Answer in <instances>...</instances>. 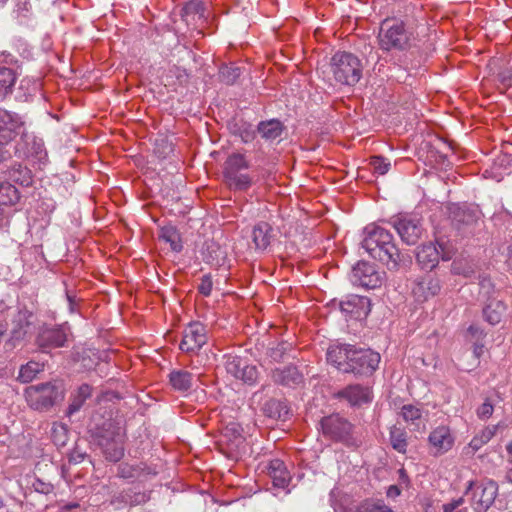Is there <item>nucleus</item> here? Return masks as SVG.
Returning a JSON list of instances; mask_svg holds the SVG:
<instances>
[{
  "mask_svg": "<svg viewBox=\"0 0 512 512\" xmlns=\"http://www.w3.org/2000/svg\"><path fill=\"white\" fill-rule=\"evenodd\" d=\"M480 294L486 297L487 300L493 299L492 296L495 292L494 284L487 276H479Z\"/></svg>",
  "mask_w": 512,
  "mask_h": 512,
  "instance_id": "nucleus-51",
  "label": "nucleus"
},
{
  "mask_svg": "<svg viewBox=\"0 0 512 512\" xmlns=\"http://www.w3.org/2000/svg\"><path fill=\"white\" fill-rule=\"evenodd\" d=\"M27 142H17L15 146V154L19 158H27L30 156H35L38 160H42L44 156H46V152L43 148V143L41 141L36 140L35 138L29 137L27 134Z\"/></svg>",
  "mask_w": 512,
  "mask_h": 512,
  "instance_id": "nucleus-26",
  "label": "nucleus"
},
{
  "mask_svg": "<svg viewBox=\"0 0 512 512\" xmlns=\"http://www.w3.org/2000/svg\"><path fill=\"white\" fill-rule=\"evenodd\" d=\"M240 75L241 69L235 65H223L219 70L220 80L227 85H233Z\"/></svg>",
  "mask_w": 512,
  "mask_h": 512,
  "instance_id": "nucleus-44",
  "label": "nucleus"
},
{
  "mask_svg": "<svg viewBox=\"0 0 512 512\" xmlns=\"http://www.w3.org/2000/svg\"><path fill=\"white\" fill-rule=\"evenodd\" d=\"M159 238L169 243L171 249L175 252H180L183 248L180 233L176 227L172 225L164 226L160 230Z\"/></svg>",
  "mask_w": 512,
  "mask_h": 512,
  "instance_id": "nucleus-37",
  "label": "nucleus"
},
{
  "mask_svg": "<svg viewBox=\"0 0 512 512\" xmlns=\"http://www.w3.org/2000/svg\"><path fill=\"white\" fill-rule=\"evenodd\" d=\"M476 263L467 258L455 259L451 264V272L455 275H462L466 278L472 277L476 273Z\"/></svg>",
  "mask_w": 512,
  "mask_h": 512,
  "instance_id": "nucleus-38",
  "label": "nucleus"
},
{
  "mask_svg": "<svg viewBox=\"0 0 512 512\" xmlns=\"http://www.w3.org/2000/svg\"><path fill=\"white\" fill-rule=\"evenodd\" d=\"M272 227L267 222H259L252 231V239L256 249L265 250L271 242Z\"/></svg>",
  "mask_w": 512,
  "mask_h": 512,
  "instance_id": "nucleus-30",
  "label": "nucleus"
},
{
  "mask_svg": "<svg viewBox=\"0 0 512 512\" xmlns=\"http://www.w3.org/2000/svg\"><path fill=\"white\" fill-rule=\"evenodd\" d=\"M468 332L474 336L476 338V340H479L482 335H483V332L482 330H480L477 326L475 325H471L469 328H468Z\"/></svg>",
  "mask_w": 512,
  "mask_h": 512,
  "instance_id": "nucleus-60",
  "label": "nucleus"
},
{
  "mask_svg": "<svg viewBox=\"0 0 512 512\" xmlns=\"http://www.w3.org/2000/svg\"><path fill=\"white\" fill-rule=\"evenodd\" d=\"M154 152L158 155V157L166 158L173 152V144L166 138H157L155 140Z\"/></svg>",
  "mask_w": 512,
  "mask_h": 512,
  "instance_id": "nucleus-48",
  "label": "nucleus"
},
{
  "mask_svg": "<svg viewBox=\"0 0 512 512\" xmlns=\"http://www.w3.org/2000/svg\"><path fill=\"white\" fill-rule=\"evenodd\" d=\"M284 130V126L278 119L261 121L257 126V131L261 137L267 141H273L279 138Z\"/></svg>",
  "mask_w": 512,
  "mask_h": 512,
  "instance_id": "nucleus-32",
  "label": "nucleus"
},
{
  "mask_svg": "<svg viewBox=\"0 0 512 512\" xmlns=\"http://www.w3.org/2000/svg\"><path fill=\"white\" fill-rule=\"evenodd\" d=\"M469 491H472L470 504L474 512H487L498 496L499 486L497 482L492 479L483 480L478 485L470 481L465 494Z\"/></svg>",
  "mask_w": 512,
  "mask_h": 512,
  "instance_id": "nucleus-9",
  "label": "nucleus"
},
{
  "mask_svg": "<svg viewBox=\"0 0 512 512\" xmlns=\"http://www.w3.org/2000/svg\"><path fill=\"white\" fill-rule=\"evenodd\" d=\"M150 500V492L135 491L133 489L123 490L115 501L124 503L129 506H137L145 504Z\"/></svg>",
  "mask_w": 512,
  "mask_h": 512,
  "instance_id": "nucleus-34",
  "label": "nucleus"
},
{
  "mask_svg": "<svg viewBox=\"0 0 512 512\" xmlns=\"http://www.w3.org/2000/svg\"><path fill=\"white\" fill-rule=\"evenodd\" d=\"M292 344L282 341L277 343L268 349L267 355L275 362H280L284 359V356L291 351Z\"/></svg>",
  "mask_w": 512,
  "mask_h": 512,
  "instance_id": "nucleus-47",
  "label": "nucleus"
},
{
  "mask_svg": "<svg viewBox=\"0 0 512 512\" xmlns=\"http://www.w3.org/2000/svg\"><path fill=\"white\" fill-rule=\"evenodd\" d=\"M392 224L401 240L407 245H415L423 234L422 225L416 218L399 217L394 219Z\"/></svg>",
  "mask_w": 512,
  "mask_h": 512,
  "instance_id": "nucleus-17",
  "label": "nucleus"
},
{
  "mask_svg": "<svg viewBox=\"0 0 512 512\" xmlns=\"http://www.w3.org/2000/svg\"><path fill=\"white\" fill-rule=\"evenodd\" d=\"M43 369L44 364L36 361H29L20 367L18 380L22 383H29L37 376L38 373L43 371Z\"/></svg>",
  "mask_w": 512,
  "mask_h": 512,
  "instance_id": "nucleus-42",
  "label": "nucleus"
},
{
  "mask_svg": "<svg viewBox=\"0 0 512 512\" xmlns=\"http://www.w3.org/2000/svg\"><path fill=\"white\" fill-rule=\"evenodd\" d=\"M400 415L414 430L424 427L423 410L416 405L406 404L401 408Z\"/></svg>",
  "mask_w": 512,
  "mask_h": 512,
  "instance_id": "nucleus-31",
  "label": "nucleus"
},
{
  "mask_svg": "<svg viewBox=\"0 0 512 512\" xmlns=\"http://www.w3.org/2000/svg\"><path fill=\"white\" fill-rule=\"evenodd\" d=\"M453 502L456 504L457 508L460 507L464 503V499L462 497L453 500Z\"/></svg>",
  "mask_w": 512,
  "mask_h": 512,
  "instance_id": "nucleus-63",
  "label": "nucleus"
},
{
  "mask_svg": "<svg viewBox=\"0 0 512 512\" xmlns=\"http://www.w3.org/2000/svg\"><path fill=\"white\" fill-rule=\"evenodd\" d=\"M498 79L503 85L512 87V71L510 69L505 68L499 71Z\"/></svg>",
  "mask_w": 512,
  "mask_h": 512,
  "instance_id": "nucleus-56",
  "label": "nucleus"
},
{
  "mask_svg": "<svg viewBox=\"0 0 512 512\" xmlns=\"http://www.w3.org/2000/svg\"><path fill=\"white\" fill-rule=\"evenodd\" d=\"M16 79L17 76L13 69L0 65V101L12 93Z\"/></svg>",
  "mask_w": 512,
  "mask_h": 512,
  "instance_id": "nucleus-36",
  "label": "nucleus"
},
{
  "mask_svg": "<svg viewBox=\"0 0 512 512\" xmlns=\"http://www.w3.org/2000/svg\"><path fill=\"white\" fill-rule=\"evenodd\" d=\"M357 512H395L383 500H366L357 509Z\"/></svg>",
  "mask_w": 512,
  "mask_h": 512,
  "instance_id": "nucleus-46",
  "label": "nucleus"
},
{
  "mask_svg": "<svg viewBox=\"0 0 512 512\" xmlns=\"http://www.w3.org/2000/svg\"><path fill=\"white\" fill-rule=\"evenodd\" d=\"M370 165L375 173L384 175L390 169L391 163L382 156H373L370 159Z\"/></svg>",
  "mask_w": 512,
  "mask_h": 512,
  "instance_id": "nucleus-49",
  "label": "nucleus"
},
{
  "mask_svg": "<svg viewBox=\"0 0 512 512\" xmlns=\"http://www.w3.org/2000/svg\"><path fill=\"white\" fill-rule=\"evenodd\" d=\"M489 303L483 309V314L488 323L496 325L501 321V318L506 311V306L501 300L495 298L488 300Z\"/></svg>",
  "mask_w": 512,
  "mask_h": 512,
  "instance_id": "nucleus-33",
  "label": "nucleus"
},
{
  "mask_svg": "<svg viewBox=\"0 0 512 512\" xmlns=\"http://www.w3.org/2000/svg\"><path fill=\"white\" fill-rule=\"evenodd\" d=\"M267 469L275 487L284 489L289 485L291 476L282 460H271Z\"/></svg>",
  "mask_w": 512,
  "mask_h": 512,
  "instance_id": "nucleus-25",
  "label": "nucleus"
},
{
  "mask_svg": "<svg viewBox=\"0 0 512 512\" xmlns=\"http://www.w3.org/2000/svg\"><path fill=\"white\" fill-rule=\"evenodd\" d=\"M263 413L273 419L286 420L290 408L286 401L278 399H269L263 405Z\"/></svg>",
  "mask_w": 512,
  "mask_h": 512,
  "instance_id": "nucleus-29",
  "label": "nucleus"
},
{
  "mask_svg": "<svg viewBox=\"0 0 512 512\" xmlns=\"http://www.w3.org/2000/svg\"><path fill=\"white\" fill-rule=\"evenodd\" d=\"M97 443L106 459L111 462H118L124 456L123 436L120 429L111 422L105 423L103 429L97 433Z\"/></svg>",
  "mask_w": 512,
  "mask_h": 512,
  "instance_id": "nucleus-8",
  "label": "nucleus"
},
{
  "mask_svg": "<svg viewBox=\"0 0 512 512\" xmlns=\"http://www.w3.org/2000/svg\"><path fill=\"white\" fill-rule=\"evenodd\" d=\"M271 378L275 384L290 388H295L304 382L303 374L294 365L273 369Z\"/></svg>",
  "mask_w": 512,
  "mask_h": 512,
  "instance_id": "nucleus-21",
  "label": "nucleus"
},
{
  "mask_svg": "<svg viewBox=\"0 0 512 512\" xmlns=\"http://www.w3.org/2000/svg\"><path fill=\"white\" fill-rule=\"evenodd\" d=\"M498 425L488 426L484 428L478 435L473 437L469 443V447L474 451H478L483 445L488 443L496 434Z\"/></svg>",
  "mask_w": 512,
  "mask_h": 512,
  "instance_id": "nucleus-43",
  "label": "nucleus"
},
{
  "mask_svg": "<svg viewBox=\"0 0 512 512\" xmlns=\"http://www.w3.org/2000/svg\"><path fill=\"white\" fill-rule=\"evenodd\" d=\"M224 366L228 374L245 384L253 385L258 380L257 367L250 365L245 358L237 355H226Z\"/></svg>",
  "mask_w": 512,
  "mask_h": 512,
  "instance_id": "nucleus-12",
  "label": "nucleus"
},
{
  "mask_svg": "<svg viewBox=\"0 0 512 512\" xmlns=\"http://www.w3.org/2000/svg\"><path fill=\"white\" fill-rule=\"evenodd\" d=\"M378 41L384 51H402L410 47V34L402 22L385 20L380 26Z\"/></svg>",
  "mask_w": 512,
  "mask_h": 512,
  "instance_id": "nucleus-5",
  "label": "nucleus"
},
{
  "mask_svg": "<svg viewBox=\"0 0 512 512\" xmlns=\"http://www.w3.org/2000/svg\"><path fill=\"white\" fill-rule=\"evenodd\" d=\"M507 452L512 455V441L506 446Z\"/></svg>",
  "mask_w": 512,
  "mask_h": 512,
  "instance_id": "nucleus-64",
  "label": "nucleus"
},
{
  "mask_svg": "<svg viewBox=\"0 0 512 512\" xmlns=\"http://www.w3.org/2000/svg\"><path fill=\"white\" fill-rule=\"evenodd\" d=\"M213 287V282L210 274L203 275L201 278V282L198 286L199 292L204 296H209L211 294Z\"/></svg>",
  "mask_w": 512,
  "mask_h": 512,
  "instance_id": "nucleus-52",
  "label": "nucleus"
},
{
  "mask_svg": "<svg viewBox=\"0 0 512 512\" xmlns=\"http://www.w3.org/2000/svg\"><path fill=\"white\" fill-rule=\"evenodd\" d=\"M3 142L0 141V163L5 159V151L3 148Z\"/></svg>",
  "mask_w": 512,
  "mask_h": 512,
  "instance_id": "nucleus-62",
  "label": "nucleus"
},
{
  "mask_svg": "<svg viewBox=\"0 0 512 512\" xmlns=\"http://www.w3.org/2000/svg\"><path fill=\"white\" fill-rule=\"evenodd\" d=\"M249 164L242 154L235 153L230 155L224 163L223 176L226 184L235 190H247L251 184V178L242 170L248 169Z\"/></svg>",
  "mask_w": 512,
  "mask_h": 512,
  "instance_id": "nucleus-7",
  "label": "nucleus"
},
{
  "mask_svg": "<svg viewBox=\"0 0 512 512\" xmlns=\"http://www.w3.org/2000/svg\"><path fill=\"white\" fill-rule=\"evenodd\" d=\"M9 178L15 183L28 187L32 184V174L31 171L21 164L14 165L9 171Z\"/></svg>",
  "mask_w": 512,
  "mask_h": 512,
  "instance_id": "nucleus-40",
  "label": "nucleus"
},
{
  "mask_svg": "<svg viewBox=\"0 0 512 512\" xmlns=\"http://www.w3.org/2000/svg\"><path fill=\"white\" fill-rule=\"evenodd\" d=\"M70 335V328L67 325L44 327L40 330L36 342L41 349L63 347Z\"/></svg>",
  "mask_w": 512,
  "mask_h": 512,
  "instance_id": "nucleus-13",
  "label": "nucleus"
},
{
  "mask_svg": "<svg viewBox=\"0 0 512 512\" xmlns=\"http://www.w3.org/2000/svg\"><path fill=\"white\" fill-rule=\"evenodd\" d=\"M32 487L34 488V490L36 492L45 494V495L52 493L54 490V486L51 483H46V482L42 481L41 479H36L33 482Z\"/></svg>",
  "mask_w": 512,
  "mask_h": 512,
  "instance_id": "nucleus-54",
  "label": "nucleus"
},
{
  "mask_svg": "<svg viewBox=\"0 0 512 512\" xmlns=\"http://www.w3.org/2000/svg\"><path fill=\"white\" fill-rule=\"evenodd\" d=\"M352 280L362 287L375 289L381 285L382 275L376 270L373 264L358 262L353 267Z\"/></svg>",
  "mask_w": 512,
  "mask_h": 512,
  "instance_id": "nucleus-18",
  "label": "nucleus"
},
{
  "mask_svg": "<svg viewBox=\"0 0 512 512\" xmlns=\"http://www.w3.org/2000/svg\"><path fill=\"white\" fill-rule=\"evenodd\" d=\"M339 307L341 312L349 318L362 320L371 311V301L366 296L350 294L340 301Z\"/></svg>",
  "mask_w": 512,
  "mask_h": 512,
  "instance_id": "nucleus-14",
  "label": "nucleus"
},
{
  "mask_svg": "<svg viewBox=\"0 0 512 512\" xmlns=\"http://www.w3.org/2000/svg\"><path fill=\"white\" fill-rule=\"evenodd\" d=\"M328 363L340 372L359 376L372 375L380 363V354L351 344H333L327 349Z\"/></svg>",
  "mask_w": 512,
  "mask_h": 512,
  "instance_id": "nucleus-1",
  "label": "nucleus"
},
{
  "mask_svg": "<svg viewBox=\"0 0 512 512\" xmlns=\"http://www.w3.org/2000/svg\"><path fill=\"white\" fill-rule=\"evenodd\" d=\"M207 250L208 251H213L215 252V257L214 256H210L211 257V261H215L216 264L218 265L220 260H223L224 257H225V253L220 249V247H218L217 245L215 244H211L207 247Z\"/></svg>",
  "mask_w": 512,
  "mask_h": 512,
  "instance_id": "nucleus-57",
  "label": "nucleus"
},
{
  "mask_svg": "<svg viewBox=\"0 0 512 512\" xmlns=\"http://www.w3.org/2000/svg\"><path fill=\"white\" fill-rule=\"evenodd\" d=\"M14 63H16V59H15V57L12 54H10V53H8L6 51H3V52L0 53V65L1 66H3L2 64H9V65H11V64H14Z\"/></svg>",
  "mask_w": 512,
  "mask_h": 512,
  "instance_id": "nucleus-58",
  "label": "nucleus"
},
{
  "mask_svg": "<svg viewBox=\"0 0 512 512\" xmlns=\"http://www.w3.org/2000/svg\"><path fill=\"white\" fill-rule=\"evenodd\" d=\"M196 377L187 370L175 369L169 373V383L178 392L189 391L194 384Z\"/></svg>",
  "mask_w": 512,
  "mask_h": 512,
  "instance_id": "nucleus-27",
  "label": "nucleus"
},
{
  "mask_svg": "<svg viewBox=\"0 0 512 512\" xmlns=\"http://www.w3.org/2000/svg\"><path fill=\"white\" fill-rule=\"evenodd\" d=\"M18 200L17 189L8 182H0V220L3 218L4 207L14 205Z\"/></svg>",
  "mask_w": 512,
  "mask_h": 512,
  "instance_id": "nucleus-35",
  "label": "nucleus"
},
{
  "mask_svg": "<svg viewBox=\"0 0 512 512\" xmlns=\"http://www.w3.org/2000/svg\"><path fill=\"white\" fill-rule=\"evenodd\" d=\"M86 456V452L80 450L79 447L76 446L69 455V462L73 464H79L86 458Z\"/></svg>",
  "mask_w": 512,
  "mask_h": 512,
  "instance_id": "nucleus-55",
  "label": "nucleus"
},
{
  "mask_svg": "<svg viewBox=\"0 0 512 512\" xmlns=\"http://www.w3.org/2000/svg\"><path fill=\"white\" fill-rule=\"evenodd\" d=\"M323 436L346 445L354 444V425L339 413H333L320 420Z\"/></svg>",
  "mask_w": 512,
  "mask_h": 512,
  "instance_id": "nucleus-6",
  "label": "nucleus"
},
{
  "mask_svg": "<svg viewBox=\"0 0 512 512\" xmlns=\"http://www.w3.org/2000/svg\"><path fill=\"white\" fill-rule=\"evenodd\" d=\"M236 126H238L237 133L239 134L243 142L248 143L254 140L255 130L253 129L251 124L241 122L240 124H236Z\"/></svg>",
  "mask_w": 512,
  "mask_h": 512,
  "instance_id": "nucleus-50",
  "label": "nucleus"
},
{
  "mask_svg": "<svg viewBox=\"0 0 512 512\" xmlns=\"http://www.w3.org/2000/svg\"><path fill=\"white\" fill-rule=\"evenodd\" d=\"M429 444L433 449L434 455H441L450 450L454 443V438L447 426L435 428L429 435Z\"/></svg>",
  "mask_w": 512,
  "mask_h": 512,
  "instance_id": "nucleus-22",
  "label": "nucleus"
},
{
  "mask_svg": "<svg viewBox=\"0 0 512 512\" xmlns=\"http://www.w3.org/2000/svg\"><path fill=\"white\" fill-rule=\"evenodd\" d=\"M401 494V489L397 485H390L386 491V495L389 498H396Z\"/></svg>",
  "mask_w": 512,
  "mask_h": 512,
  "instance_id": "nucleus-59",
  "label": "nucleus"
},
{
  "mask_svg": "<svg viewBox=\"0 0 512 512\" xmlns=\"http://www.w3.org/2000/svg\"><path fill=\"white\" fill-rule=\"evenodd\" d=\"M362 247L374 259L387 265L389 269H396L401 260V253L394 242L390 231L375 224L365 227Z\"/></svg>",
  "mask_w": 512,
  "mask_h": 512,
  "instance_id": "nucleus-2",
  "label": "nucleus"
},
{
  "mask_svg": "<svg viewBox=\"0 0 512 512\" xmlns=\"http://www.w3.org/2000/svg\"><path fill=\"white\" fill-rule=\"evenodd\" d=\"M207 342L206 327L199 322L190 323L183 332L179 348L186 353L200 350Z\"/></svg>",
  "mask_w": 512,
  "mask_h": 512,
  "instance_id": "nucleus-15",
  "label": "nucleus"
},
{
  "mask_svg": "<svg viewBox=\"0 0 512 512\" xmlns=\"http://www.w3.org/2000/svg\"><path fill=\"white\" fill-rule=\"evenodd\" d=\"M334 398L346 401L352 407H360L372 401V391L362 384H350L334 393Z\"/></svg>",
  "mask_w": 512,
  "mask_h": 512,
  "instance_id": "nucleus-16",
  "label": "nucleus"
},
{
  "mask_svg": "<svg viewBox=\"0 0 512 512\" xmlns=\"http://www.w3.org/2000/svg\"><path fill=\"white\" fill-rule=\"evenodd\" d=\"M32 317L33 314L28 310H20L17 312L12 321L11 338L6 345L15 346V342L24 339L32 324Z\"/></svg>",
  "mask_w": 512,
  "mask_h": 512,
  "instance_id": "nucleus-23",
  "label": "nucleus"
},
{
  "mask_svg": "<svg viewBox=\"0 0 512 512\" xmlns=\"http://www.w3.org/2000/svg\"><path fill=\"white\" fill-rule=\"evenodd\" d=\"M25 393L29 405L39 411L48 410L64 398L63 387L57 381L30 386Z\"/></svg>",
  "mask_w": 512,
  "mask_h": 512,
  "instance_id": "nucleus-4",
  "label": "nucleus"
},
{
  "mask_svg": "<svg viewBox=\"0 0 512 512\" xmlns=\"http://www.w3.org/2000/svg\"><path fill=\"white\" fill-rule=\"evenodd\" d=\"M156 473L144 463L136 465L121 463L117 468V475L123 479H141L148 475H156Z\"/></svg>",
  "mask_w": 512,
  "mask_h": 512,
  "instance_id": "nucleus-28",
  "label": "nucleus"
},
{
  "mask_svg": "<svg viewBox=\"0 0 512 512\" xmlns=\"http://www.w3.org/2000/svg\"><path fill=\"white\" fill-rule=\"evenodd\" d=\"M448 212L449 218L458 230L472 226L478 220V212L466 205L451 204Z\"/></svg>",
  "mask_w": 512,
  "mask_h": 512,
  "instance_id": "nucleus-20",
  "label": "nucleus"
},
{
  "mask_svg": "<svg viewBox=\"0 0 512 512\" xmlns=\"http://www.w3.org/2000/svg\"><path fill=\"white\" fill-rule=\"evenodd\" d=\"M441 290L440 280L432 275L417 279L412 286V294L416 301L425 302L436 296Z\"/></svg>",
  "mask_w": 512,
  "mask_h": 512,
  "instance_id": "nucleus-19",
  "label": "nucleus"
},
{
  "mask_svg": "<svg viewBox=\"0 0 512 512\" xmlns=\"http://www.w3.org/2000/svg\"><path fill=\"white\" fill-rule=\"evenodd\" d=\"M243 429L238 423H229L223 430V437L229 442L239 445L243 441Z\"/></svg>",
  "mask_w": 512,
  "mask_h": 512,
  "instance_id": "nucleus-45",
  "label": "nucleus"
},
{
  "mask_svg": "<svg viewBox=\"0 0 512 512\" xmlns=\"http://www.w3.org/2000/svg\"><path fill=\"white\" fill-rule=\"evenodd\" d=\"M453 251L443 243L436 244L429 242L416 249V262L422 270L431 271L437 267L439 260L448 261L452 259Z\"/></svg>",
  "mask_w": 512,
  "mask_h": 512,
  "instance_id": "nucleus-10",
  "label": "nucleus"
},
{
  "mask_svg": "<svg viewBox=\"0 0 512 512\" xmlns=\"http://www.w3.org/2000/svg\"><path fill=\"white\" fill-rule=\"evenodd\" d=\"M330 71L338 84L354 86L362 77L363 66L356 55L339 51L330 60Z\"/></svg>",
  "mask_w": 512,
  "mask_h": 512,
  "instance_id": "nucleus-3",
  "label": "nucleus"
},
{
  "mask_svg": "<svg viewBox=\"0 0 512 512\" xmlns=\"http://www.w3.org/2000/svg\"><path fill=\"white\" fill-rule=\"evenodd\" d=\"M494 411L493 404L489 399H486L477 409V416L480 419H488Z\"/></svg>",
  "mask_w": 512,
  "mask_h": 512,
  "instance_id": "nucleus-53",
  "label": "nucleus"
},
{
  "mask_svg": "<svg viewBox=\"0 0 512 512\" xmlns=\"http://www.w3.org/2000/svg\"><path fill=\"white\" fill-rule=\"evenodd\" d=\"M18 136L21 142H27L24 121L17 113L0 109V141L7 144Z\"/></svg>",
  "mask_w": 512,
  "mask_h": 512,
  "instance_id": "nucleus-11",
  "label": "nucleus"
},
{
  "mask_svg": "<svg viewBox=\"0 0 512 512\" xmlns=\"http://www.w3.org/2000/svg\"><path fill=\"white\" fill-rule=\"evenodd\" d=\"M92 387L88 384H82L76 394L73 396L68 407V414H74L81 409L84 402L91 396Z\"/></svg>",
  "mask_w": 512,
  "mask_h": 512,
  "instance_id": "nucleus-39",
  "label": "nucleus"
},
{
  "mask_svg": "<svg viewBox=\"0 0 512 512\" xmlns=\"http://www.w3.org/2000/svg\"><path fill=\"white\" fill-rule=\"evenodd\" d=\"M181 17L188 26H197L205 21L204 3L199 0H190L181 9Z\"/></svg>",
  "mask_w": 512,
  "mask_h": 512,
  "instance_id": "nucleus-24",
  "label": "nucleus"
},
{
  "mask_svg": "<svg viewBox=\"0 0 512 512\" xmlns=\"http://www.w3.org/2000/svg\"><path fill=\"white\" fill-rule=\"evenodd\" d=\"M390 443L394 450L405 454L408 446L406 431L402 428L393 426L390 429Z\"/></svg>",
  "mask_w": 512,
  "mask_h": 512,
  "instance_id": "nucleus-41",
  "label": "nucleus"
},
{
  "mask_svg": "<svg viewBox=\"0 0 512 512\" xmlns=\"http://www.w3.org/2000/svg\"><path fill=\"white\" fill-rule=\"evenodd\" d=\"M398 475H399V481L401 483H405V484H408L409 483V477H408V474L406 472V470L404 468H401L398 470Z\"/></svg>",
  "mask_w": 512,
  "mask_h": 512,
  "instance_id": "nucleus-61",
  "label": "nucleus"
}]
</instances>
